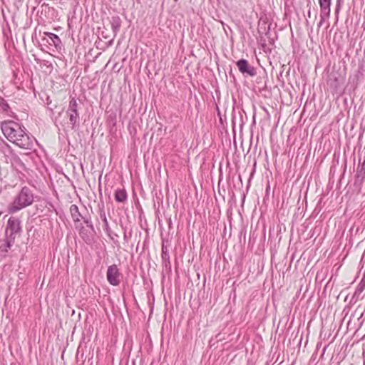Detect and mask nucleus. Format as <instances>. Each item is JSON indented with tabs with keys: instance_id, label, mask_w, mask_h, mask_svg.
I'll return each mask as SVG.
<instances>
[{
	"instance_id": "obj_1",
	"label": "nucleus",
	"mask_w": 365,
	"mask_h": 365,
	"mask_svg": "<svg viewBox=\"0 0 365 365\" xmlns=\"http://www.w3.org/2000/svg\"><path fill=\"white\" fill-rule=\"evenodd\" d=\"M1 129L5 138L12 143L23 149H33L34 138L26 133L24 126L13 120H8L1 123Z\"/></svg>"
},
{
	"instance_id": "obj_2",
	"label": "nucleus",
	"mask_w": 365,
	"mask_h": 365,
	"mask_svg": "<svg viewBox=\"0 0 365 365\" xmlns=\"http://www.w3.org/2000/svg\"><path fill=\"white\" fill-rule=\"evenodd\" d=\"M34 195L33 191L27 186L23 187L19 192L15 196L11 203L8 205L7 210L10 214L27 207L33 204Z\"/></svg>"
},
{
	"instance_id": "obj_3",
	"label": "nucleus",
	"mask_w": 365,
	"mask_h": 365,
	"mask_svg": "<svg viewBox=\"0 0 365 365\" xmlns=\"http://www.w3.org/2000/svg\"><path fill=\"white\" fill-rule=\"evenodd\" d=\"M79 109L80 105L74 97L71 98L66 114L69 118L73 129L76 130L79 126Z\"/></svg>"
},
{
	"instance_id": "obj_4",
	"label": "nucleus",
	"mask_w": 365,
	"mask_h": 365,
	"mask_svg": "<svg viewBox=\"0 0 365 365\" xmlns=\"http://www.w3.org/2000/svg\"><path fill=\"white\" fill-rule=\"evenodd\" d=\"M8 231L10 232L9 236L16 237L17 235H20L22 232L21 220L14 217H9L6 225V232Z\"/></svg>"
},
{
	"instance_id": "obj_5",
	"label": "nucleus",
	"mask_w": 365,
	"mask_h": 365,
	"mask_svg": "<svg viewBox=\"0 0 365 365\" xmlns=\"http://www.w3.org/2000/svg\"><path fill=\"white\" fill-rule=\"evenodd\" d=\"M239 71L244 76L253 77L257 75L256 68L251 66L246 59L241 58L236 62Z\"/></svg>"
},
{
	"instance_id": "obj_6",
	"label": "nucleus",
	"mask_w": 365,
	"mask_h": 365,
	"mask_svg": "<svg viewBox=\"0 0 365 365\" xmlns=\"http://www.w3.org/2000/svg\"><path fill=\"white\" fill-rule=\"evenodd\" d=\"M120 273L116 264L108 267L106 277L108 282L113 286H118L120 284Z\"/></svg>"
},
{
	"instance_id": "obj_7",
	"label": "nucleus",
	"mask_w": 365,
	"mask_h": 365,
	"mask_svg": "<svg viewBox=\"0 0 365 365\" xmlns=\"http://www.w3.org/2000/svg\"><path fill=\"white\" fill-rule=\"evenodd\" d=\"M97 212H98V214L99 215L100 219L103 222V229H104V230L106 231V233L110 235V232L111 230H110V227L109 226V223H108V220H107V217H106V211H105V205H104V202L103 201H101V202H99L98 204Z\"/></svg>"
},
{
	"instance_id": "obj_8",
	"label": "nucleus",
	"mask_w": 365,
	"mask_h": 365,
	"mask_svg": "<svg viewBox=\"0 0 365 365\" xmlns=\"http://www.w3.org/2000/svg\"><path fill=\"white\" fill-rule=\"evenodd\" d=\"M44 35L45 36L42 38V41H46L51 46H53L56 48H60L61 41L58 35L50 32H45Z\"/></svg>"
},
{
	"instance_id": "obj_9",
	"label": "nucleus",
	"mask_w": 365,
	"mask_h": 365,
	"mask_svg": "<svg viewBox=\"0 0 365 365\" xmlns=\"http://www.w3.org/2000/svg\"><path fill=\"white\" fill-rule=\"evenodd\" d=\"M110 24L111 26L112 31L113 33V38H112L109 41L110 44H111L114 40V38L117 36L120 31L122 20L119 16H113L110 19Z\"/></svg>"
},
{
	"instance_id": "obj_10",
	"label": "nucleus",
	"mask_w": 365,
	"mask_h": 365,
	"mask_svg": "<svg viewBox=\"0 0 365 365\" xmlns=\"http://www.w3.org/2000/svg\"><path fill=\"white\" fill-rule=\"evenodd\" d=\"M331 0H319L320 12L323 16H330Z\"/></svg>"
},
{
	"instance_id": "obj_11",
	"label": "nucleus",
	"mask_w": 365,
	"mask_h": 365,
	"mask_svg": "<svg viewBox=\"0 0 365 365\" xmlns=\"http://www.w3.org/2000/svg\"><path fill=\"white\" fill-rule=\"evenodd\" d=\"M10 161L11 165L16 170H24L25 165L21 158L14 153L11 155Z\"/></svg>"
},
{
	"instance_id": "obj_12",
	"label": "nucleus",
	"mask_w": 365,
	"mask_h": 365,
	"mask_svg": "<svg viewBox=\"0 0 365 365\" xmlns=\"http://www.w3.org/2000/svg\"><path fill=\"white\" fill-rule=\"evenodd\" d=\"M115 200L123 203L127 200L128 195L125 189H117L114 194Z\"/></svg>"
},
{
	"instance_id": "obj_13",
	"label": "nucleus",
	"mask_w": 365,
	"mask_h": 365,
	"mask_svg": "<svg viewBox=\"0 0 365 365\" xmlns=\"http://www.w3.org/2000/svg\"><path fill=\"white\" fill-rule=\"evenodd\" d=\"M69 211L73 219V221L75 223L79 222L81 221L82 215L79 211L78 206L76 205H71Z\"/></svg>"
},
{
	"instance_id": "obj_14",
	"label": "nucleus",
	"mask_w": 365,
	"mask_h": 365,
	"mask_svg": "<svg viewBox=\"0 0 365 365\" xmlns=\"http://www.w3.org/2000/svg\"><path fill=\"white\" fill-rule=\"evenodd\" d=\"M365 179V161L359 165L356 174V181L362 183Z\"/></svg>"
},
{
	"instance_id": "obj_15",
	"label": "nucleus",
	"mask_w": 365,
	"mask_h": 365,
	"mask_svg": "<svg viewBox=\"0 0 365 365\" xmlns=\"http://www.w3.org/2000/svg\"><path fill=\"white\" fill-rule=\"evenodd\" d=\"M0 153H3L5 156L11 155L14 152L11 147L4 140L0 143Z\"/></svg>"
},
{
	"instance_id": "obj_16",
	"label": "nucleus",
	"mask_w": 365,
	"mask_h": 365,
	"mask_svg": "<svg viewBox=\"0 0 365 365\" xmlns=\"http://www.w3.org/2000/svg\"><path fill=\"white\" fill-rule=\"evenodd\" d=\"M161 258H162V263L164 267L166 268L170 269V255L168 254H161Z\"/></svg>"
},
{
	"instance_id": "obj_17",
	"label": "nucleus",
	"mask_w": 365,
	"mask_h": 365,
	"mask_svg": "<svg viewBox=\"0 0 365 365\" xmlns=\"http://www.w3.org/2000/svg\"><path fill=\"white\" fill-rule=\"evenodd\" d=\"M16 237L7 235L6 240L5 241V249L4 251L7 252L8 249L11 248V247L14 245Z\"/></svg>"
},
{
	"instance_id": "obj_18",
	"label": "nucleus",
	"mask_w": 365,
	"mask_h": 365,
	"mask_svg": "<svg viewBox=\"0 0 365 365\" xmlns=\"http://www.w3.org/2000/svg\"><path fill=\"white\" fill-rule=\"evenodd\" d=\"M0 107L3 111L7 112L10 109V106L6 101L0 96Z\"/></svg>"
},
{
	"instance_id": "obj_19",
	"label": "nucleus",
	"mask_w": 365,
	"mask_h": 365,
	"mask_svg": "<svg viewBox=\"0 0 365 365\" xmlns=\"http://www.w3.org/2000/svg\"><path fill=\"white\" fill-rule=\"evenodd\" d=\"M84 223L87 225L88 227H89L91 230L94 231V227L91 220V217L90 216L88 217H81V218Z\"/></svg>"
},
{
	"instance_id": "obj_20",
	"label": "nucleus",
	"mask_w": 365,
	"mask_h": 365,
	"mask_svg": "<svg viewBox=\"0 0 365 365\" xmlns=\"http://www.w3.org/2000/svg\"><path fill=\"white\" fill-rule=\"evenodd\" d=\"M170 243L168 240L163 239V240H162V253L161 254L169 253L168 247L170 246Z\"/></svg>"
},
{
	"instance_id": "obj_21",
	"label": "nucleus",
	"mask_w": 365,
	"mask_h": 365,
	"mask_svg": "<svg viewBox=\"0 0 365 365\" xmlns=\"http://www.w3.org/2000/svg\"><path fill=\"white\" fill-rule=\"evenodd\" d=\"M365 289V283L361 282L356 288L354 296L359 295Z\"/></svg>"
},
{
	"instance_id": "obj_22",
	"label": "nucleus",
	"mask_w": 365,
	"mask_h": 365,
	"mask_svg": "<svg viewBox=\"0 0 365 365\" xmlns=\"http://www.w3.org/2000/svg\"><path fill=\"white\" fill-rule=\"evenodd\" d=\"M344 1L343 0H336V7H335V15L337 17L339 14V11H340V9H341V5L343 4Z\"/></svg>"
},
{
	"instance_id": "obj_23",
	"label": "nucleus",
	"mask_w": 365,
	"mask_h": 365,
	"mask_svg": "<svg viewBox=\"0 0 365 365\" xmlns=\"http://www.w3.org/2000/svg\"><path fill=\"white\" fill-rule=\"evenodd\" d=\"M329 17L330 16H323L322 13L320 12V19H320L319 23L318 24V27H320L323 24V23L325 21V19H329Z\"/></svg>"
},
{
	"instance_id": "obj_24",
	"label": "nucleus",
	"mask_w": 365,
	"mask_h": 365,
	"mask_svg": "<svg viewBox=\"0 0 365 365\" xmlns=\"http://www.w3.org/2000/svg\"><path fill=\"white\" fill-rule=\"evenodd\" d=\"M244 123H244V120H243V118H242V115L241 113H240L239 126H240V130L242 129Z\"/></svg>"
},
{
	"instance_id": "obj_25",
	"label": "nucleus",
	"mask_w": 365,
	"mask_h": 365,
	"mask_svg": "<svg viewBox=\"0 0 365 365\" xmlns=\"http://www.w3.org/2000/svg\"><path fill=\"white\" fill-rule=\"evenodd\" d=\"M48 108L51 111V115H53L54 114L53 113V109H54V108L56 107V106L54 105L53 106H49V105H51V102L49 103H48Z\"/></svg>"
},
{
	"instance_id": "obj_26",
	"label": "nucleus",
	"mask_w": 365,
	"mask_h": 365,
	"mask_svg": "<svg viewBox=\"0 0 365 365\" xmlns=\"http://www.w3.org/2000/svg\"><path fill=\"white\" fill-rule=\"evenodd\" d=\"M236 117L235 115L232 116V125H233V130H235V125H236Z\"/></svg>"
},
{
	"instance_id": "obj_27",
	"label": "nucleus",
	"mask_w": 365,
	"mask_h": 365,
	"mask_svg": "<svg viewBox=\"0 0 365 365\" xmlns=\"http://www.w3.org/2000/svg\"><path fill=\"white\" fill-rule=\"evenodd\" d=\"M54 123H55V125L58 127V124L63 125L62 123L60 122L58 119V117H56L55 119H54Z\"/></svg>"
},
{
	"instance_id": "obj_28",
	"label": "nucleus",
	"mask_w": 365,
	"mask_h": 365,
	"mask_svg": "<svg viewBox=\"0 0 365 365\" xmlns=\"http://www.w3.org/2000/svg\"><path fill=\"white\" fill-rule=\"evenodd\" d=\"M127 238H128V237H127V234H126V232H124V235H123V239H124L125 240H127Z\"/></svg>"
},
{
	"instance_id": "obj_29",
	"label": "nucleus",
	"mask_w": 365,
	"mask_h": 365,
	"mask_svg": "<svg viewBox=\"0 0 365 365\" xmlns=\"http://www.w3.org/2000/svg\"><path fill=\"white\" fill-rule=\"evenodd\" d=\"M84 230V227H82L81 230H80V235H81L83 233V230Z\"/></svg>"
},
{
	"instance_id": "obj_30",
	"label": "nucleus",
	"mask_w": 365,
	"mask_h": 365,
	"mask_svg": "<svg viewBox=\"0 0 365 365\" xmlns=\"http://www.w3.org/2000/svg\"><path fill=\"white\" fill-rule=\"evenodd\" d=\"M62 113V110L58 113V116H60Z\"/></svg>"
}]
</instances>
